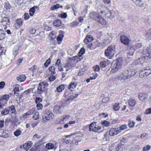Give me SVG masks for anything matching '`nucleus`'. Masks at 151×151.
Instances as JSON below:
<instances>
[{"label":"nucleus","instance_id":"1","mask_svg":"<svg viewBox=\"0 0 151 151\" xmlns=\"http://www.w3.org/2000/svg\"><path fill=\"white\" fill-rule=\"evenodd\" d=\"M136 72L137 71L134 69H129L125 70L122 73L119 74L117 78L123 82L126 80L134 76Z\"/></svg>","mask_w":151,"mask_h":151},{"label":"nucleus","instance_id":"2","mask_svg":"<svg viewBox=\"0 0 151 151\" xmlns=\"http://www.w3.org/2000/svg\"><path fill=\"white\" fill-rule=\"evenodd\" d=\"M121 60V58H119L116 61L112 63L111 66V73H115L121 68L122 65Z\"/></svg>","mask_w":151,"mask_h":151},{"label":"nucleus","instance_id":"3","mask_svg":"<svg viewBox=\"0 0 151 151\" xmlns=\"http://www.w3.org/2000/svg\"><path fill=\"white\" fill-rule=\"evenodd\" d=\"M115 49V45H110L106 50L105 55L106 56L112 57L114 55V51Z\"/></svg>","mask_w":151,"mask_h":151},{"label":"nucleus","instance_id":"4","mask_svg":"<svg viewBox=\"0 0 151 151\" xmlns=\"http://www.w3.org/2000/svg\"><path fill=\"white\" fill-rule=\"evenodd\" d=\"M48 85L47 82H42L39 83L37 92L38 94H41L45 92L46 87Z\"/></svg>","mask_w":151,"mask_h":151},{"label":"nucleus","instance_id":"5","mask_svg":"<svg viewBox=\"0 0 151 151\" xmlns=\"http://www.w3.org/2000/svg\"><path fill=\"white\" fill-rule=\"evenodd\" d=\"M150 74H151V68L147 67L146 69L142 70L141 71L140 73V75L141 77H146Z\"/></svg>","mask_w":151,"mask_h":151},{"label":"nucleus","instance_id":"6","mask_svg":"<svg viewBox=\"0 0 151 151\" xmlns=\"http://www.w3.org/2000/svg\"><path fill=\"white\" fill-rule=\"evenodd\" d=\"M64 108V106L63 105H56L54 107L53 111L55 114H60L62 113Z\"/></svg>","mask_w":151,"mask_h":151},{"label":"nucleus","instance_id":"7","mask_svg":"<svg viewBox=\"0 0 151 151\" xmlns=\"http://www.w3.org/2000/svg\"><path fill=\"white\" fill-rule=\"evenodd\" d=\"M44 117L46 120H49L53 119L54 116L53 114L50 111H46Z\"/></svg>","mask_w":151,"mask_h":151},{"label":"nucleus","instance_id":"8","mask_svg":"<svg viewBox=\"0 0 151 151\" xmlns=\"http://www.w3.org/2000/svg\"><path fill=\"white\" fill-rule=\"evenodd\" d=\"M120 40L121 42L126 45H128L130 42V40L128 38L124 35L121 36Z\"/></svg>","mask_w":151,"mask_h":151},{"label":"nucleus","instance_id":"9","mask_svg":"<svg viewBox=\"0 0 151 151\" xmlns=\"http://www.w3.org/2000/svg\"><path fill=\"white\" fill-rule=\"evenodd\" d=\"M64 96L65 97H67L68 100H72L76 98L77 97L78 95V94H74L72 95L68 94V92H66L64 94Z\"/></svg>","mask_w":151,"mask_h":151},{"label":"nucleus","instance_id":"10","mask_svg":"<svg viewBox=\"0 0 151 151\" xmlns=\"http://www.w3.org/2000/svg\"><path fill=\"white\" fill-rule=\"evenodd\" d=\"M147 95L145 93H140L139 94V98L141 101H146L147 100Z\"/></svg>","mask_w":151,"mask_h":151},{"label":"nucleus","instance_id":"11","mask_svg":"<svg viewBox=\"0 0 151 151\" xmlns=\"http://www.w3.org/2000/svg\"><path fill=\"white\" fill-rule=\"evenodd\" d=\"M119 133H120V132L118 128H112L111 129L109 132V134L110 136H113L117 135Z\"/></svg>","mask_w":151,"mask_h":151},{"label":"nucleus","instance_id":"12","mask_svg":"<svg viewBox=\"0 0 151 151\" xmlns=\"http://www.w3.org/2000/svg\"><path fill=\"white\" fill-rule=\"evenodd\" d=\"M100 15L97 13L95 12H92L90 13V18L96 21L99 18Z\"/></svg>","mask_w":151,"mask_h":151},{"label":"nucleus","instance_id":"13","mask_svg":"<svg viewBox=\"0 0 151 151\" xmlns=\"http://www.w3.org/2000/svg\"><path fill=\"white\" fill-rule=\"evenodd\" d=\"M32 142H29L23 144L22 148L26 151H28L29 149L32 146Z\"/></svg>","mask_w":151,"mask_h":151},{"label":"nucleus","instance_id":"14","mask_svg":"<svg viewBox=\"0 0 151 151\" xmlns=\"http://www.w3.org/2000/svg\"><path fill=\"white\" fill-rule=\"evenodd\" d=\"M142 44L141 43H137L133 44L130 47L131 50H135L142 47Z\"/></svg>","mask_w":151,"mask_h":151},{"label":"nucleus","instance_id":"15","mask_svg":"<svg viewBox=\"0 0 151 151\" xmlns=\"http://www.w3.org/2000/svg\"><path fill=\"white\" fill-rule=\"evenodd\" d=\"M143 54L145 58L146 57L149 58H151V53L150 52V49L148 50L147 49L144 50L143 52Z\"/></svg>","mask_w":151,"mask_h":151},{"label":"nucleus","instance_id":"16","mask_svg":"<svg viewBox=\"0 0 151 151\" xmlns=\"http://www.w3.org/2000/svg\"><path fill=\"white\" fill-rule=\"evenodd\" d=\"M106 17L108 19L112 18L114 17V12H111L108 9L105 14Z\"/></svg>","mask_w":151,"mask_h":151},{"label":"nucleus","instance_id":"17","mask_svg":"<svg viewBox=\"0 0 151 151\" xmlns=\"http://www.w3.org/2000/svg\"><path fill=\"white\" fill-rule=\"evenodd\" d=\"M112 40V37L109 34H107V35H106L104 42L106 44H108L111 42Z\"/></svg>","mask_w":151,"mask_h":151},{"label":"nucleus","instance_id":"18","mask_svg":"<svg viewBox=\"0 0 151 151\" xmlns=\"http://www.w3.org/2000/svg\"><path fill=\"white\" fill-rule=\"evenodd\" d=\"M93 40V37L90 35H87L85 38L83 40L84 42L87 44V42H92Z\"/></svg>","mask_w":151,"mask_h":151},{"label":"nucleus","instance_id":"19","mask_svg":"<svg viewBox=\"0 0 151 151\" xmlns=\"http://www.w3.org/2000/svg\"><path fill=\"white\" fill-rule=\"evenodd\" d=\"M132 2L138 6L142 7L144 6V3L140 0H131Z\"/></svg>","mask_w":151,"mask_h":151},{"label":"nucleus","instance_id":"20","mask_svg":"<svg viewBox=\"0 0 151 151\" xmlns=\"http://www.w3.org/2000/svg\"><path fill=\"white\" fill-rule=\"evenodd\" d=\"M96 22L102 25H105L106 24L105 20L100 15Z\"/></svg>","mask_w":151,"mask_h":151},{"label":"nucleus","instance_id":"21","mask_svg":"<svg viewBox=\"0 0 151 151\" xmlns=\"http://www.w3.org/2000/svg\"><path fill=\"white\" fill-rule=\"evenodd\" d=\"M9 19L7 17H4L2 19L1 23L3 25H7L9 22Z\"/></svg>","mask_w":151,"mask_h":151},{"label":"nucleus","instance_id":"22","mask_svg":"<svg viewBox=\"0 0 151 151\" xmlns=\"http://www.w3.org/2000/svg\"><path fill=\"white\" fill-rule=\"evenodd\" d=\"M136 102H137L135 99H130L128 102L129 105L131 107L134 106L136 104Z\"/></svg>","mask_w":151,"mask_h":151},{"label":"nucleus","instance_id":"23","mask_svg":"<svg viewBox=\"0 0 151 151\" xmlns=\"http://www.w3.org/2000/svg\"><path fill=\"white\" fill-rule=\"evenodd\" d=\"M64 34L63 33L59 34L57 38V40L58 44H60L62 41L63 38L64 37Z\"/></svg>","mask_w":151,"mask_h":151},{"label":"nucleus","instance_id":"24","mask_svg":"<svg viewBox=\"0 0 151 151\" xmlns=\"http://www.w3.org/2000/svg\"><path fill=\"white\" fill-rule=\"evenodd\" d=\"M9 96L8 95H4L1 97L0 99V100H5V103L6 104L8 100L9 99Z\"/></svg>","mask_w":151,"mask_h":151},{"label":"nucleus","instance_id":"25","mask_svg":"<svg viewBox=\"0 0 151 151\" xmlns=\"http://www.w3.org/2000/svg\"><path fill=\"white\" fill-rule=\"evenodd\" d=\"M73 66V64L70 62L68 63L65 65L64 67L67 68L66 69V71H68L69 69L72 68Z\"/></svg>","mask_w":151,"mask_h":151},{"label":"nucleus","instance_id":"26","mask_svg":"<svg viewBox=\"0 0 151 151\" xmlns=\"http://www.w3.org/2000/svg\"><path fill=\"white\" fill-rule=\"evenodd\" d=\"M26 77L24 75H20L17 77V80L20 82H23L26 79Z\"/></svg>","mask_w":151,"mask_h":151},{"label":"nucleus","instance_id":"27","mask_svg":"<svg viewBox=\"0 0 151 151\" xmlns=\"http://www.w3.org/2000/svg\"><path fill=\"white\" fill-rule=\"evenodd\" d=\"M38 7L37 6H35L31 8L29 10V14L32 16L33 15L35 12V8L37 9Z\"/></svg>","mask_w":151,"mask_h":151},{"label":"nucleus","instance_id":"28","mask_svg":"<svg viewBox=\"0 0 151 151\" xmlns=\"http://www.w3.org/2000/svg\"><path fill=\"white\" fill-rule=\"evenodd\" d=\"M9 109H8V107L4 109L1 112V114L5 115L9 114Z\"/></svg>","mask_w":151,"mask_h":151},{"label":"nucleus","instance_id":"29","mask_svg":"<svg viewBox=\"0 0 151 151\" xmlns=\"http://www.w3.org/2000/svg\"><path fill=\"white\" fill-rule=\"evenodd\" d=\"M53 24L56 27H59L61 25L62 22L60 20L57 19L54 21Z\"/></svg>","mask_w":151,"mask_h":151},{"label":"nucleus","instance_id":"30","mask_svg":"<svg viewBox=\"0 0 151 151\" xmlns=\"http://www.w3.org/2000/svg\"><path fill=\"white\" fill-rule=\"evenodd\" d=\"M56 37L55 32L53 31L51 32L49 35V38L50 40H53Z\"/></svg>","mask_w":151,"mask_h":151},{"label":"nucleus","instance_id":"31","mask_svg":"<svg viewBox=\"0 0 151 151\" xmlns=\"http://www.w3.org/2000/svg\"><path fill=\"white\" fill-rule=\"evenodd\" d=\"M109 65L108 62L106 61H101L100 63V65L101 68H104Z\"/></svg>","mask_w":151,"mask_h":151},{"label":"nucleus","instance_id":"32","mask_svg":"<svg viewBox=\"0 0 151 151\" xmlns=\"http://www.w3.org/2000/svg\"><path fill=\"white\" fill-rule=\"evenodd\" d=\"M63 6H60L58 4H57L56 5H54L52 6L50 9V10L52 11H53L55 9H57L59 8H62Z\"/></svg>","mask_w":151,"mask_h":151},{"label":"nucleus","instance_id":"33","mask_svg":"<svg viewBox=\"0 0 151 151\" xmlns=\"http://www.w3.org/2000/svg\"><path fill=\"white\" fill-rule=\"evenodd\" d=\"M65 88V86L61 84L58 86L56 88V90L58 92L62 91Z\"/></svg>","mask_w":151,"mask_h":151},{"label":"nucleus","instance_id":"34","mask_svg":"<svg viewBox=\"0 0 151 151\" xmlns=\"http://www.w3.org/2000/svg\"><path fill=\"white\" fill-rule=\"evenodd\" d=\"M45 147L48 149H51L54 147V145L52 143H48L46 145Z\"/></svg>","mask_w":151,"mask_h":151},{"label":"nucleus","instance_id":"35","mask_svg":"<svg viewBox=\"0 0 151 151\" xmlns=\"http://www.w3.org/2000/svg\"><path fill=\"white\" fill-rule=\"evenodd\" d=\"M85 52V50L83 48H82L80 50V51L78 52V55H80V58H81V59L83 58L82 55L84 54Z\"/></svg>","mask_w":151,"mask_h":151},{"label":"nucleus","instance_id":"36","mask_svg":"<svg viewBox=\"0 0 151 151\" xmlns=\"http://www.w3.org/2000/svg\"><path fill=\"white\" fill-rule=\"evenodd\" d=\"M122 150V148L120 146V144H118L115 147L114 149L115 151H121Z\"/></svg>","mask_w":151,"mask_h":151},{"label":"nucleus","instance_id":"37","mask_svg":"<svg viewBox=\"0 0 151 151\" xmlns=\"http://www.w3.org/2000/svg\"><path fill=\"white\" fill-rule=\"evenodd\" d=\"M134 124L135 122L134 121H132L130 119L129 120L128 125L129 127L132 128L134 126Z\"/></svg>","mask_w":151,"mask_h":151},{"label":"nucleus","instance_id":"38","mask_svg":"<svg viewBox=\"0 0 151 151\" xmlns=\"http://www.w3.org/2000/svg\"><path fill=\"white\" fill-rule=\"evenodd\" d=\"M101 127L98 126L96 125H94V127L93 130V132H98V131L101 129Z\"/></svg>","mask_w":151,"mask_h":151},{"label":"nucleus","instance_id":"39","mask_svg":"<svg viewBox=\"0 0 151 151\" xmlns=\"http://www.w3.org/2000/svg\"><path fill=\"white\" fill-rule=\"evenodd\" d=\"M8 109H9V111L11 113H14L15 111V109L14 105H12L11 106L8 107Z\"/></svg>","mask_w":151,"mask_h":151},{"label":"nucleus","instance_id":"40","mask_svg":"<svg viewBox=\"0 0 151 151\" xmlns=\"http://www.w3.org/2000/svg\"><path fill=\"white\" fill-rule=\"evenodd\" d=\"M119 105V103H116L114 105L113 109L115 111H118L119 110L120 108Z\"/></svg>","mask_w":151,"mask_h":151},{"label":"nucleus","instance_id":"41","mask_svg":"<svg viewBox=\"0 0 151 151\" xmlns=\"http://www.w3.org/2000/svg\"><path fill=\"white\" fill-rule=\"evenodd\" d=\"M79 24V22L77 21H75L70 24V26L71 27H76Z\"/></svg>","mask_w":151,"mask_h":151},{"label":"nucleus","instance_id":"42","mask_svg":"<svg viewBox=\"0 0 151 151\" xmlns=\"http://www.w3.org/2000/svg\"><path fill=\"white\" fill-rule=\"evenodd\" d=\"M5 34L4 31L2 29H0V40L2 39L4 37V35Z\"/></svg>","mask_w":151,"mask_h":151},{"label":"nucleus","instance_id":"43","mask_svg":"<svg viewBox=\"0 0 151 151\" xmlns=\"http://www.w3.org/2000/svg\"><path fill=\"white\" fill-rule=\"evenodd\" d=\"M76 87V84L74 83H71L69 87V89L72 91L73 89Z\"/></svg>","mask_w":151,"mask_h":151},{"label":"nucleus","instance_id":"44","mask_svg":"<svg viewBox=\"0 0 151 151\" xmlns=\"http://www.w3.org/2000/svg\"><path fill=\"white\" fill-rule=\"evenodd\" d=\"M146 37L148 38H151V28L147 30L145 34Z\"/></svg>","mask_w":151,"mask_h":151},{"label":"nucleus","instance_id":"45","mask_svg":"<svg viewBox=\"0 0 151 151\" xmlns=\"http://www.w3.org/2000/svg\"><path fill=\"white\" fill-rule=\"evenodd\" d=\"M118 128L120 132L122 130L125 129L127 128V125L126 124H123L118 127Z\"/></svg>","mask_w":151,"mask_h":151},{"label":"nucleus","instance_id":"46","mask_svg":"<svg viewBox=\"0 0 151 151\" xmlns=\"http://www.w3.org/2000/svg\"><path fill=\"white\" fill-rule=\"evenodd\" d=\"M39 117V112H37L35 113L34 115L33 116V118L35 120H37L38 119Z\"/></svg>","mask_w":151,"mask_h":151},{"label":"nucleus","instance_id":"47","mask_svg":"<svg viewBox=\"0 0 151 151\" xmlns=\"http://www.w3.org/2000/svg\"><path fill=\"white\" fill-rule=\"evenodd\" d=\"M51 58H52V57L50 56L45 62L44 63V65L46 67H47L48 65L51 62Z\"/></svg>","mask_w":151,"mask_h":151},{"label":"nucleus","instance_id":"48","mask_svg":"<svg viewBox=\"0 0 151 151\" xmlns=\"http://www.w3.org/2000/svg\"><path fill=\"white\" fill-rule=\"evenodd\" d=\"M21 131L19 129L17 130L14 132V134L16 137H18L21 134Z\"/></svg>","mask_w":151,"mask_h":151},{"label":"nucleus","instance_id":"49","mask_svg":"<svg viewBox=\"0 0 151 151\" xmlns=\"http://www.w3.org/2000/svg\"><path fill=\"white\" fill-rule=\"evenodd\" d=\"M49 69L50 72H51V74H54L55 73V70L54 66H50L49 67Z\"/></svg>","mask_w":151,"mask_h":151},{"label":"nucleus","instance_id":"50","mask_svg":"<svg viewBox=\"0 0 151 151\" xmlns=\"http://www.w3.org/2000/svg\"><path fill=\"white\" fill-rule=\"evenodd\" d=\"M0 136L2 137H7L8 136L7 134H5V133L3 131L1 130H0Z\"/></svg>","mask_w":151,"mask_h":151},{"label":"nucleus","instance_id":"51","mask_svg":"<svg viewBox=\"0 0 151 151\" xmlns=\"http://www.w3.org/2000/svg\"><path fill=\"white\" fill-rule=\"evenodd\" d=\"M95 124V122L91 123V124H90L89 126V131H93V127H94V124Z\"/></svg>","mask_w":151,"mask_h":151},{"label":"nucleus","instance_id":"52","mask_svg":"<svg viewBox=\"0 0 151 151\" xmlns=\"http://www.w3.org/2000/svg\"><path fill=\"white\" fill-rule=\"evenodd\" d=\"M150 145H147L143 147L142 150L143 151H148L150 149Z\"/></svg>","mask_w":151,"mask_h":151},{"label":"nucleus","instance_id":"53","mask_svg":"<svg viewBox=\"0 0 151 151\" xmlns=\"http://www.w3.org/2000/svg\"><path fill=\"white\" fill-rule=\"evenodd\" d=\"M43 143L42 140L40 139L35 144V145L36 147H38V146L41 145Z\"/></svg>","mask_w":151,"mask_h":151},{"label":"nucleus","instance_id":"54","mask_svg":"<svg viewBox=\"0 0 151 151\" xmlns=\"http://www.w3.org/2000/svg\"><path fill=\"white\" fill-rule=\"evenodd\" d=\"M59 17L62 18L64 19L67 17V14L66 13H64L61 14H60L59 15Z\"/></svg>","mask_w":151,"mask_h":151},{"label":"nucleus","instance_id":"55","mask_svg":"<svg viewBox=\"0 0 151 151\" xmlns=\"http://www.w3.org/2000/svg\"><path fill=\"white\" fill-rule=\"evenodd\" d=\"M92 74L93 75V76L90 77L89 78L90 80H92L95 79H96V78L97 76V74L95 72H94V73H93Z\"/></svg>","mask_w":151,"mask_h":151},{"label":"nucleus","instance_id":"56","mask_svg":"<svg viewBox=\"0 0 151 151\" xmlns=\"http://www.w3.org/2000/svg\"><path fill=\"white\" fill-rule=\"evenodd\" d=\"M17 22L18 25L21 26L22 24V20L21 19H17Z\"/></svg>","mask_w":151,"mask_h":151},{"label":"nucleus","instance_id":"57","mask_svg":"<svg viewBox=\"0 0 151 151\" xmlns=\"http://www.w3.org/2000/svg\"><path fill=\"white\" fill-rule=\"evenodd\" d=\"M42 101V99L39 97H36L35 99V102L37 104H40Z\"/></svg>","mask_w":151,"mask_h":151},{"label":"nucleus","instance_id":"58","mask_svg":"<svg viewBox=\"0 0 151 151\" xmlns=\"http://www.w3.org/2000/svg\"><path fill=\"white\" fill-rule=\"evenodd\" d=\"M109 101V99L108 97H105L102 99V102L104 104L106 103Z\"/></svg>","mask_w":151,"mask_h":151},{"label":"nucleus","instance_id":"59","mask_svg":"<svg viewBox=\"0 0 151 151\" xmlns=\"http://www.w3.org/2000/svg\"><path fill=\"white\" fill-rule=\"evenodd\" d=\"M35 109L34 108H32L29 111H27L28 113H29V115H32L34 113Z\"/></svg>","mask_w":151,"mask_h":151},{"label":"nucleus","instance_id":"60","mask_svg":"<svg viewBox=\"0 0 151 151\" xmlns=\"http://www.w3.org/2000/svg\"><path fill=\"white\" fill-rule=\"evenodd\" d=\"M100 67L99 65H96L93 68V70L95 71H98L100 70Z\"/></svg>","mask_w":151,"mask_h":151},{"label":"nucleus","instance_id":"61","mask_svg":"<svg viewBox=\"0 0 151 151\" xmlns=\"http://www.w3.org/2000/svg\"><path fill=\"white\" fill-rule=\"evenodd\" d=\"M36 31V30L35 28H31L29 29L30 33L32 34H34Z\"/></svg>","mask_w":151,"mask_h":151},{"label":"nucleus","instance_id":"62","mask_svg":"<svg viewBox=\"0 0 151 151\" xmlns=\"http://www.w3.org/2000/svg\"><path fill=\"white\" fill-rule=\"evenodd\" d=\"M36 106L37 107V109L38 110H40V109H41L43 105L42 104H38Z\"/></svg>","mask_w":151,"mask_h":151},{"label":"nucleus","instance_id":"63","mask_svg":"<svg viewBox=\"0 0 151 151\" xmlns=\"http://www.w3.org/2000/svg\"><path fill=\"white\" fill-rule=\"evenodd\" d=\"M102 124L103 125L105 126H108L109 125L110 123L108 121H104L103 122Z\"/></svg>","mask_w":151,"mask_h":151},{"label":"nucleus","instance_id":"64","mask_svg":"<svg viewBox=\"0 0 151 151\" xmlns=\"http://www.w3.org/2000/svg\"><path fill=\"white\" fill-rule=\"evenodd\" d=\"M145 114L151 113V107L147 109L145 112Z\"/></svg>","mask_w":151,"mask_h":151}]
</instances>
